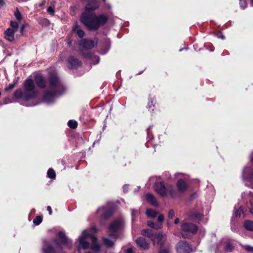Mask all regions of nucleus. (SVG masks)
<instances>
[{
	"mask_svg": "<svg viewBox=\"0 0 253 253\" xmlns=\"http://www.w3.org/2000/svg\"><path fill=\"white\" fill-rule=\"evenodd\" d=\"M122 225V221L120 219H116L112 222L109 225V231L118 232Z\"/></svg>",
	"mask_w": 253,
	"mask_h": 253,
	"instance_id": "17",
	"label": "nucleus"
},
{
	"mask_svg": "<svg viewBox=\"0 0 253 253\" xmlns=\"http://www.w3.org/2000/svg\"><path fill=\"white\" fill-rule=\"evenodd\" d=\"M68 126L71 129H76L78 126V123L77 121L70 120L68 122Z\"/></svg>",
	"mask_w": 253,
	"mask_h": 253,
	"instance_id": "28",
	"label": "nucleus"
},
{
	"mask_svg": "<svg viewBox=\"0 0 253 253\" xmlns=\"http://www.w3.org/2000/svg\"><path fill=\"white\" fill-rule=\"evenodd\" d=\"M85 253H91L88 252H85Z\"/></svg>",
	"mask_w": 253,
	"mask_h": 253,
	"instance_id": "62",
	"label": "nucleus"
},
{
	"mask_svg": "<svg viewBox=\"0 0 253 253\" xmlns=\"http://www.w3.org/2000/svg\"><path fill=\"white\" fill-rule=\"evenodd\" d=\"M5 5L4 0H0V7H3Z\"/></svg>",
	"mask_w": 253,
	"mask_h": 253,
	"instance_id": "48",
	"label": "nucleus"
},
{
	"mask_svg": "<svg viewBox=\"0 0 253 253\" xmlns=\"http://www.w3.org/2000/svg\"><path fill=\"white\" fill-rule=\"evenodd\" d=\"M169 194L170 195V196H171V197H174V196H173V191H172V190H171V191H170L169 192Z\"/></svg>",
	"mask_w": 253,
	"mask_h": 253,
	"instance_id": "55",
	"label": "nucleus"
},
{
	"mask_svg": "<svg viewBox=\"0 0 253 253\" xmlns=\"http://www.w3.org/2000/svg\"><path fill=\"white\" fill-rule=\"evenodd\" d=\"M243 226L247 230L253 232V221L246 220L244 222Z\"/></svg>",
	"mask_w": 253,
	"mask_h": 253,
	"instance_id": "23",
	"label": "nucleus"
},
{
	"mask_svg": "<svg viewBox=\"0 0 253 253\" xmlns=\"http://www.w3.org/2000/svg\"><path fill=\"white\" fill-rule=\"evenodd\" d=\"M58 239L53 238L51 241L47 240H43V246L42 251L43 253H56V249H59L61 251L63 250V246H68L69 240L66 236L64 232L60 231L58 233ZM61 253H65L61 252Z\"/></svg>",
	"mask_w": 253,
	"mask_h": 253,
	"instance_id": "2",
	"label": "nucleus"
},
{
	"mask_svg": "<svg viewBox=\"0 0 253 253\" xmlns=\"http://www.w3.org/2000/svg\"><path fill=\"white\" fill-rule=\"evenodd\" d=\"M47 210L48 211L49 214L50 215H51L52 214V212L51 207L49 206H48L47 207Z\"/></svg>",
	"mask_w": 253,
	"mask_h": 253,
	"instance_id": "49",
	"label": "nucleus"
},
{
	"mask_svg": "<svg viewBox=\"0 0 253 253\" xmlns=\"http://www.w3.org/2000/svg\"><path fill=\"white\" fill-rule=\"evenodd\" d=\"M101 209L102 212L100 215L101 220L108 219L113 213V210L111 208L102 207Z\"/></svg>",
	"mask_w": 253,
	"mask_h": 253,
	"instance_id": "15",
	"label": "nucleus"
},
{
	"mask_svg": "<svg viewBox=\"0 0 253 253\" xmlns=\"http://www.w3.org/2000/svg\"><path fill=\"white\" fill-rule=\"evenodd\" d=\"M177 253H190L192 251L190 245L186 241H180L176 245Z\"/></svg>",
	"mask_w": 253,
	"mask_h": 253,
	"instance_id": "6",
	"label": "nucleus"
},
{
	"mask_svg": "<svg viewBox=\"0 0 253 253\" xmlns=\"http://www.w3.org/2000/svg\"><path fill=\"white\" fill-rule=\"evenodd\" d=\"M146 199L152 205L156 206L158 205L156 198L151 194L148 193L146 195Z\"/></svg>",
	"mask_w": 253,
	"mask_h": 253,
	"instance_id": "21",
	"label": "nucleus"
},
{
	"mask_svg": "<svg viewBox=\"0 0 253 253\" xmlns=\"http://www.w3.org/2000/svg\"><path fill=\"white\" fill-rule=\"evenodd\" d=\"M135 243L140 249L147 250L149 248V244L146 239L143 237H139L135 240Z\"/></svg>",
	"mask_w": 253,
	"mask_h": 253,
	"instance_id": "16",
	"label": "nucleus"
},
{
	"mask_svg": "<svg viewBox=\"0 0 253 253\" xmlns=\"http://www.w3.org/2000/svg\"><path fill=\"white\" fill-rule=\"evenodd\" d=\"M47 12L51 15H54L55 14V8L52 6H49L47 9Z\"/></svg>",
	"mask_w": 253,
	"mask_h": 253,
	"instance_id": "37",
	"label": "nucleus"
},
{
	"mask_svg": "<svg viewBox=\"0 0 253 253\" xmlns=\"http://www.w3.org/2000/svg\"><path fill=\"white\" fill-rule=\"evenodd\" d=\"M47 176L51 179H55L56 177V173L55 171L52 169H49L47 172Z\"/></svg>",
	"mask_w": 253,
	"mask_h": 253,
	"instance_id": "29",
	"label": "nucleus"
},
{
	"mask_svg": "<svg viewBox=\"0 0 253 253\" xmlns=\"http://www.w3.org/2000/svg\"><path fill=\"white\" fill-rule=\"evenodd\" d=\"M92 235L89 234L86 231H84L82 235L80 236L79 239V246L84 250H87L89 248V243L86 241L85 240L87 238L90 237Z\"/></svg>",
	"mask_w": 253,
	"mask_h": 253,
	"instance_id": "10",
	"label": "nucleus"
},
{
	"mask_svg": "<svg viewBox=\"0 0 253 253\" xmlns=\"http://www.w3.org/2000/svg\"><path fill=\"white\" fill-rule=\"evenodd\" d=\"M251 4L252 6H253V0H251Z\"/></svg>",
	"mask_w": 253,
	"mask_h": 253,
	"instance_id": "59",
	"label": "nucleus"
},
{
	"mask_svg": "<svg viewBox=\"0 0 253 253\" xmlns=\"http://www.w3.org/2000/svg\"><path fill=\"white\" fill-rule=\"evenodd\" d=\"M151 127L150 126L148 129H147V130L149 131Z\"/></svg>",
	"mask_w": 253,
	"mask_h": 253,
	"instance_id": "61",
	"label": "nucleus"
},
{
	"mask_svg": "<svg viewBox=\"0 0 253 253\" xmlns=\"http://www.w3.org/2000/svg\"><path fill=\"white\" fill-rule=\"evenodd\" d=\"M147 224L149 227L156 230L160 229L161 228V225L160 224L156 223L153 221L148 220Z\"/></svg>",
	"mask_w": 253,
	"mask_h": 253,
	"instance_id": "26",
	"label": "nucleus"
},
{
	"mask_svg": "<svg viewBox=\"0 0 253 253\" xmlns=\"http://www.w3.org/2000/svg\"><path fill=\"white\" fill-rule=\"evenodd\" d=\"M79 45L81 46V49L87 50L93 48L95 46V43L93 40L83 39L80 42Z\"/></svg>",
	"mask_w": 253,
	"mask_h": 253,
	"instance_id": "12",
	"label": "nucleus"
},
{
	"mask_svg": "<svg viewBox=\"0 0 253 253\" xmlns=\"http://www.w3.org/2000/svg\"><path fill=\"white\" fill-rule=\"evenodd\" d=\"M48 81L51 90L45 92L43 95V98L47 100H50L57 94V90L61 85L59 78L55 74H50Z\"/></svg>",
	"mask_w": 253,
	"mask_h": 253,
	"instance_id": "3",
	"label": "nucleus"
},
{
	"mask_svg": "<svg viewBox=\"0 0 253 253\" xmlns=\"http://www.w3.org/2000/svg\"><path fill=\"white\" fill-rule=\"evenodd\" d=\"M44 4H45V1H43L42 3H40L39 4V6H40V7H42V6H43L44 5Z\"/></svg>",
	"mask_w": 253,
	"mask_h": 253,
	"instance_id": "56",
	"label": "nucleus"
},
{
	"mask_svg": "<svg viewBox=\"0 0 253 253\" xmlns=\"http://www.w3.org/2000/svg\"><path fill=\"white\" fill-rule=\"evenodd\" d=\"M158 253H169V251L167 249H161Z\"/></svg>",
	"mask_w": 253,
	"mask_h": 253,
	"instance_id": "46",
	"label": "nucleus"
},
{
	"mask_svg": "<svg viewBox=\"0 0 253 253\" xmlns=\"http://www.w3.org/2000/svg\"><path fill=\"white\" fill-rule=\"evenodd\" d=\"M155 191L161 197L167 196L168 189L164 181L156 182L154 185Z\"/></svg>",
	"mask_w": 253,
	"mask_h": 253,
	"instance_id": "7",
	"label": "nucleus"
},
{
	"mask_svg": "<svg viewBox=\"0 0 253 253\" xmlns=\"http://www.w3.org/2000/svg\"><path fill=\"white\" fill-rule=\"evenodd\" d=\"M16 31L11 29L10 28H7L4 32L5 39L10 42H12L14 41V34Z\"/></svg>",
	"mask_w": 253,
	"mask_h": 253,
	"instance_id": "18",
	"label": "nucleus"
},
{
	"mask_svg": "<svg viewBox=\"0 0 253 253\" xmlns=\"http://www.w3.org/2000/svg\"><path fill=\"white\" fill-rule=\"evenodd\" d=\"M95 58H96L97 63H98L99 61V57L98 56H95Z\"/></svg>",
	"mask_w": 253,
	"mask_h": 253,
	"instance_id": "57",
	"label": "nucleus"
},
{
	"mask_svg": "<svg viewBox=\"0 0 253 253\" xmlns=\"http://www.w3.org/2000/svg\"><path fill=\"white\" fill-rule=\"evenodd\" d=\"M240 5L243 9L246 8L247 6L246 0H240Z\"/></svg>",
	"mask_w": 253,
	"mask_h": 253,
	"instance_id": "39",
	"label": "nucleus"
},
{
	"mask_svg": "<svg viewBox=\"0 0 253 253\" xmlns=\"http://www.w3.org/2000/svg\"><path fill=\"white\" fill-rule=\"evenodd\" d=\"M177 190L179 193H184L188 190L189 185L187 181L183 179L180 178L177 180L176 183Z\"/></svg>",
	"mask_w": 253,
	"mask_h": 253,
	"instance_id": "11",
	"label": "nucleus"
},
{
	"mask_svg": "<svg viewBox=\"0 0 253 253\" xmlns=\"http://www.w3.org/2000/svg\"><path fill=\"white\" fill-rule=\"evenodd\" d=\"M109 232H110V234H109L110 237L114 238L115 239H116L118 238L119 235H118L117 232L112 231H109Z\"/></svg>",
	"mask_w": 253,
	"mask_h": 253,
	"instance_id": "38",
	"label": "nucleus"
},
{
	"mask_svg": "<svg viewBox=\"0 0 253 253\" xmlns=\"http://www.w3.org/2000/svg\"><path fill=\"white\" fill-rule=\"evenodd\" d=\"M179 222V218L177 217L175 219L174 223L175 224H177Z\"/></svg>",
	"mask_w": 253,
	"mask_h": 253,
	"instance_id": "53",
	"label": "nucleus"
},
{
	"mask_svg": "<svg viewBox=\"0 0 253 253\" xmlns=\"http://www.w3.org/2000/svg\"><path fill=\"white\" fill-rule=\"evenodd\" d=\"M224 38H225V37H224V36H222L221 37V39H224Z\"/></svg>",
	"mask_w": 253,
	"mask_h": 253,
	"instance_id": "60",
	"label": "nucleus"
},
{
	"mask_svg": "<svg viewBox=\"0 0 253 253\" xmlns=\"http://www.w3.org/2000/svg\"><path fill=\"white\" fill-rule=\"evenodd\" d=\"M16 83L9 84L8 86L5 88L6 91H10L15 86Z\"/></svg>",
	"mask_w": 253,
	"mask_h": 253,
	"instance_id": "42",
	"label": "nucleus"
},
{
	"mask_svg": "<svg viewBox=\"0 0 253 253\" xmlns=\"http://www.w3.org/2000/svg\"><path fill=\"white\" fill-rule=\"evenodd\" d=\"M84 49H81L80 50V54L84 57L87 58V59H90L92 58V54L90 52H84Z\"/></svg>",
	"mask_w": 253,
	"mask_h": 253,
	"instance_id": "27",
	"label": "nucleus"
},
{
	"mask_svg": "<svg viewBox=\"0 0 253 253\" xmlns=\"http://www.w3.org/2000/svg\"><path fill=\"white\" fill-rule=\"evenodd\" d=\"M35 81L37 85L41 88H44L46 86V80L42 75H36L35 76Z\"/></svg>",
	"mask_w": 253,
	"mask_h": 253,
	"instance_id": "13",
	"label": "nucleus"
},
{
	"mask_svg": "<svg viewBox=\"0 0 253 253\" xmlns=\"http://www.w3.org/2000/svg\"><path fill=\"white\" fill-rule=\"evenodd\" d=\"M128 188V186L127 185H125L123 186V190L124 192H126L127 191V189Z\"/></svg>",
	"mask_w": 253,
	"mask_h": 253,
	"instance_id": "50",
	"label": "nucleus"
},
{
	"mask_svg": "<svg viewBox=\"0 0 253 253\" xmlns=\"http://www.w3.org/2000/svg\"><path fill=\"white\" fill-rule=\"evenodd\" d=\"M234 247L232 244L230 242H228L226 244L224 247V250L228 252H231L233 250Z\"/></svg>",
	"mask_w": 253,
	"mask_h": 253,
	"instance_id": "32",
	"label": "nucleus"
},
{
	"mask_svg": "<svg viewBox=\"0 0 253 253\" xmlns=\"http://www.w3.org/2000/svg\"><path fill=\"white\" fill-rule=\"evenodd\" d=\"M90 238L92 239V244L90 249L96 252H99L100 250V246L97 243V239L96 237L92 235V236H90Z\"/></svg>",
	"mask_w": 253,
	"mask_h": 253,
	"instance_id": "19",
	"label": "nucleus"
},
{
	"mask_svg": "<svg viewBox=\"0 0 253 253\" xmlns=\"http://www.w3.org/2000/svg\"><path fill=\"white\" fill-rule=\"evenodd\" d=\"M14 96L16 99L22 98L25 101H28L34 99L35 94L34 93H27L25 92H23L21 88H19L14 91Z\"/></svg>",
	"mask_w": 253,
	"mask_h": 253,
	"instance_id": "8",
	"label": "nucleus"
},
{
	"mask_svg": "<svg viewBox=\"0 0 253 253\" xmlns=\"http://www.w3.org/2000/svg\"><path fill=\"white\" fill-rule=\"evenodd\" d=\"M156 100L154 98L150 97L148 99L147 108L150 112H153L155 108Z\"/></svg>",
	"mask_w": 253,
	"mask_h": 253,
	"instance_id": "20",
	"label": "nucleus"
},
{
	"mask_svg": "<svg viewBox=\"0 0 253 253\" xmlns=\"http://www.w3.org/2000/svg\"><path fill=\"white\" fill-rule=\"evenodd\" d=\"M252 161H253V159H252Z\"/></svg>",
	"mask_w": 253,
	"mask_h": 253,
	"instance_id": "63",
	"label": "nucleus"
},
{
	"mask_svg": "<svg viewBox=\"0 0 253 253\" xmlns=\"http://www.w3.org/2000/svg\"><path fill=\"white\" fill-rule=\"evenodd\" d=\"M175 215L174 211L173 209H170L168 213V218L169 219H172Z\"/></svg>",
	"mask_w": 253,
	"mask_h": 253,
	"instance_id": "40",
	"label": "nucleus"
},
{
	"mask_svg": "<svg viewBox=\"0 0 253 253\" xmlns=\"http://www.w3.org/2000/svg\"><path fill=\"white\" fill-rule=\"evenodd\" d=\"M10 26L11 29L14 30V31H17L19 28V24L17 22L15 21H11L10 22Z\"/></svg>",
	"mask_w": 253,
	"mask_h": 253,
	"instance_id": "31",
	"label": "nucleus"
},
{
	"mask_svg": "<svg viewBox=\"0 0 253 253\" xmlns=\"http://www.w3.org/2000/svg\"><path fill=\"white\" fill-rule=\"evenodd\" d=\"M181 234L183 238H187L191 234H195L198 231V226L190 222H184L181 224Z\"/></svg>",
	"mask_w": 253,
	"mask_h": 253,
	"instance_id": "4",
	"label": "nucleus"
},
{
	"mask_svg": "<svg viewBox=\"0 0 253 253\" xmlns=\"http://www.w3.org/2000/svg\"><path fill=\"white\" fill-rule=\"evenodd\" d=\"M141 235L143 236L152 238L154 236V232L149 229H144L141 231Z\"/></svg>",
	"mask_w": 253,
	"mask_h": 253,
	"instance_id": "24",
	"label": "nucleus"
},
{
	"mask_svg": "<svg viewBox=\"0 0 253 253\" xmlns=\"http://www.w3.org/2000/svg\"><path fill=\"white\" fill-rule=\"evenodd\" d=\"M42 221V216H36L34 219H33V223L36 225H38L41 223Z\"/></svg>",
	"mask_w": 253,
	"mask_h": 253,
	"instance_id": "33",
	"label": "nucleus"
},
{
	"mask_svg": "<svg viewBox=\"0 0 253 253\" xmlns=\"http://www.w3.org/2000/svg\"><path fill=\"white\" fill-rule=\"evenodd\" d=\"M25 28V25L24 24L22 25V26H21V27L20 28V33L21 35L23 34Z\"/></svg>",
	"mask_w": 253,
	"mask_h": 253,
	"instance_id": "45",
	"label": "nucleus"
},
{
	"mask_svg": "<svg viewBox=\"0 0 253 253\" xmlns=\"http://www.w3.org/2000/svg\"><path fill=\"white\" fill-rule=\"evenodd\" d=\"M146 213L148 217L154 218L158 215V212L155 210L148 209L146 210Z\"/></svg>",
	"mask_w": 253,
	"mask_h": 253,
	"instance_id": "25",
	"label": "nucleus"
},
{
	"mask_svg": "<svg viewBox=\"0 0 253 253\" xmlns=\"http://www.w3.org/2000/svg\"><path fill=\"white\" fill-rule=\"evenodd\" d=\"M249 178L251 179H253V171H252L249 175Z\"/></svg>",
	"mask_w": 253,
	"mask_h": 253,
	"instance_id": "52",
	"label": "nucleus"
},
{
	"mask_svg": "<svg viewBox=\"0 0 253 253\" xmlns=\"http://www.w3.org/2000/svg\"><path fill=\"white\" fill-rule=\"evenodd\" d=\"M73 31L76 32L78 37L80 38H83L84 35V32L80 29V26L78 24H76L73 28Z\"/></svg>",
	"mask_w": 253,
	"mask_h": 253,
	"instance_id": "22",
	"label": "nucleus"
},
{
	"mask_svg": "<svg viewBox=\"0 0 253 253\" xmlns=\"http://www.w3.org/2000/svg\"><path fill=\"white\" fill-rule=\"evenodd\" d=\"M24 89L27 93L35 94L34 98H36L38 95L37 91L35 89L36 86L34 81L31 78L26 79L23 83Z\"/></svg>",
	"mask_w": 253,
	"mask_h": 253,
	"instance_id": "5",
	"label": "nucleus"
},
{
	"mask_svg": "<svg viewBox=\"0 0 253 253\" xmlns=\"http://www.w3.org/2000/svg\"><path fill=\"white\" fill-rule=\"evenodd\" d=\"M164 216L163 214L159 215L158 217V221L159 222L162 223L164 221Z\"/></svg>",
	"mask_w": 253,
	"mask_h": 253,
	"instance_id": "43",
	"label": "nucleus"
},
{
	"mask_svg": "<svg viewBox=\"0 0 253 253\" xmlns=\"http://www.w3.org/2000/svg\"><path fill=\"white\" fill-rule=\"evenodd\" d=\"M243 212V209L242 207H240L238 209L236 210L235 212V215L236 217H240L241 213Z\"/></svg>",
	"mask_w": 253,
	"mask_h": 253,
	"instance_id": "36",
	"label": "nucleus"
},
{
	"mask_svg": "<svg viewBox=\"0 0 253 253\" xmlns=\"http://www.w3.org/2000/svg\"><path fill=\"white\" fill-rule=\"evenodd\" d=\"M103 242L105 244V245L109 248H112L114 245V243L111 241V240L108 239V238H104L103 239Z\"/></svg>",
	"mask_w": 253,
	"mask_h": 253,
	"instance_id": "30",
	"label": "nucleus"
},
{
	"mask_svg": "<svg viewBox=\"0 0 253 253\" xmlns=\"http://www.w3.org/2000/svg\"><path fill=\"white\" fill-rule=\"evenodd\" d=\"M244 249L246 251L248 252H253V247L249 246V245H246L244 246Z\"/></svg>",
	"mask_w": 253,
	"mask_h": 253,
	"instance_id": "41",
	"label": "nucleus"
},
{
	"mask_svg": "<svg viewBox=\"0 0 253 253\" xmlns=\"http://www.w3.org/2000/svg\"><path fill=\"white\" fill-rule=\"evenodd\" d=\"M157 244L159 246L161 249H164L163 248L165 247V241L163 240L161 242L158 243Z\"/></svg>",
	"mask_w": 253,
	"mask_h": 253,
	"instance_id": "44",
	"label": "nucleus"
},
{
	"mask_svg": "<svg viewBox=\"0 0 253 253\" xmlns=\"http://www.w3.org/2000/svg\"><path fill=\"white\" fill-rule=\"evenodd\" d=\"M68 67L70 70H77L82 64L81 60L74 56H70L67 60Z\"/></svg>",
	"mask_w": 253,
	"mask_h": 253,
	"instance_id": "9",
	"label": "nucleus"
},
{
	"mask_svg": "<svg viewBox=\"0 0 253 253\" xmlns=\"http://www.w3.org/2000/svg\"><path fill=\"white\" fill-rule=\"evenodd\" d=\"M14 16L18 21H20L22 19V17L21 13L18 10V8H16V11L14 12Z\"/></svg>",
	"mask_w": 253,
	"mask_h": 253,
	"instance_id": "34",
	"label": "nucleus"
},
{
	"mask_svg": "<svg viewBox=\"0 0 253 253\" xmlns=\"http://www.w3.org/2000/svg\"><path fill=\"white\" fill-rule=\"evenodd\" d=\"M250 211L253 215V207L250 209Z\"/></svg>",
	"mask_w": 253,
	"mask_h": 253,
	"instance_id": "58",
	"label": "nucleus"
},
{
	"mask_svg": "<svg viewBox=\"0 0 253 253\" xmlns=\"http://www.w3.org/2000/svg\"><path fill=\"white\" fill-rule=\"evenodd\" d=\"M60 162H61V164H62L63 165H65V161H64V160L61 159V160H60Z\"/></svg>",
	"mask_w": 253,
	"mask_h": 253,
	"instance_id": "54",
	"label": "nucleus"
},
{
	"mask_svg": "<svg viewBox=\"0 0 253 253\" xmlns=\"http://www.w3.org/2000/svg\"><path fill=\"white\" fill-rule=\"evenodd\" d=\"M188 217L194 221H200L203 217V214L197 211H193L188 212Z\"/></svg>",
	"mask_w": 253,
	"mask_h": 253,
	"instance_id": "14",
	"label": "nucleus"
},
{
	"mask_svg": "<svg viewBox=\"0 0 253 253\" xmlns=\"http://www.w3.org/2000/svg\"><path fill=\"white\" fill-rule=\"evenodd\" d=\"M164 235L161 233H159L156 236V238L157 239V243L159 242H161L163 240L164 238Z\"/></svg>",
	"mask_w": 253,
	"mask_h": 253,
	"instance_id": "35",
	"label": "nucleus"
},
{
	"mask_svg": "<svg viewBox=\"0 0 253 253\" xmlns=\"http://www.w3.org/2000/svg\"><path fill=\"white\" fill-rule=\"evenodd\" d=\"M125 253H134V251L131 248H129L126 250Z\"/></svg>",
	"mask_w": 253,
	"mask_h": 253,
	"instance_id": "47",
	"label": "nucleus"
},
{
	"mask_svg": "<svg viewBox=\"0 0 253 253\" xmlns=\"http://www.w3.org/2000/svg\"><path fill=\"white\" fill-rule=\"evenodd\" d=\"M99 7L96 0H89L80 17V22L88 31H97L101 26L105 25L108 17L104 14L97 15L94 12Z\"/></svg>",
	"mask_w": 253,
	"mask_h": 253,
	"instance_id": "1",
	"label": "nucleus"
},
{
	"mask_svg": "<svg viewBox=\"0 0 253 253\" xmlns=\"http://www.w3.org/2000/svg\"><path fill=\"white\" fill-rule=\"evenodd\" d=\"M137 212V211L134 210V209H132L131 210V215L132 216V217L135 215V214Z\"/></svg>",
	"mask_w": 253,
	"mask_h": 253,
	"instance_id": "51",
	"label": "nucleus"
}]
</instances>
